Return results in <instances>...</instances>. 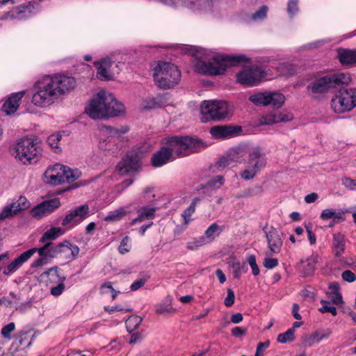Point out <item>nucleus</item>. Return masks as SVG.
Returning a JSON list of instances; mask_svg holds the SVG:
<instances>
[{
  "label": "nucleus",
  "mask_w": 356,
  "mask_h": 356,
  "mask_svg": "<svg viewBox=\"0 0 356 356\" xmlns=\"http://www.w3.org/2000/svg\"><path fill=\"white\" fill-rule=\"evenodd\" d=\"M350 80L351 79L348 74L337 73L316 79L311 83L307 86V88L313 94H323L340 84H348Z\"/></svg>",
  "instance_id": "8"
},
{
  "label": "nucleus",
  "mask_w": 356,
  "mask_h": 356,
  "mask_svg": "<svg viewBox=\"0 0 356 356\" xmlns=\"http://www.w3.org/2000/svg\"><path fill=\"white\" fill-rule=\"evenodd\" d=\"M155 217V209L143 207L138 211V217L134 218L131 225H135L137 222H140L145 220L152 219Z\"/></svg>",
  "instance_id": "33"
},
{
  "label": "nucleus",
  "mask_w": 356,
  "mask_h": 356,
  "mask_svg": "<svg viewBox=\"0 0 356 356\" xmlns=\"http://www.w3.org/2000/svg\"><path fill=\"white\" fill-rule=\"evenodd\" d=\"M348 212H350L348 209H346L345 211L342 212H336L333 209H327L321 212V218L323 220L333 218L344 221L345 218H343V214Z\"/></svg>",
  "instance_id": "35"
},
{
  "label": "nucleus",
  "mask_w": 356,
  "mask_h": 356,
  "mask_svg": "<svg viewBox=\"0 0 356 356\" xmlns=\"http://www.w3.org/2000/svg\"><path fill=\"white\" fill-rule=\"evenodd\" d=\"M18 206H15L11 203L3 207L0 213V220H4L15 216L19 212Z\"/></svg>",
  "instance_id": "43"
},
{
  "label": "nucleus",
  "mask_w": 356,
  "mask_h": 356,
  "mask_svg": "<svg viewBox=\"0 0 356 356\" xmlns=\"http://www.w3.org/2000/svg\"><path fill=\"white\" fill-rule=\"evenodd\" d=\"M65 280V277H59V281L61 282L56 286H54L51 289V293L54 296H60L65 289V284L63 282Z\"/></svg>",
  "instance_id": "55"
},
{
  "label": "nucleus",
  "mask_w": 356,
  "mask_h": 356,
  "mask_svg": "<svg viewBox=\"0 0 356 356\" xmlns=\"http://www.w3.org/2000/svg\"><path fill=\"white\" fill-rule=\"evenodd\" d=\"M346 238L345 236L341 233L333 234L332 250L337 257L342 256L345 251Z\"/></svg>",
  "instance_id": "30"
},
{
  "label": "nucleus",
  "mask_w": 356,
  "mask_h": 356,
  "mask_svg": "<svg viewBox=\"0 0 356 356\" xmlns=\"http://www.w3.org/2000/svg\"><path fill=\"white\" fill-rule=\"evenodd\" d=\"M127 131V129H119L107 127L103 131L106 138L99 142V147L103 149H111L112 145L119 146L124 142V134Z\"/></svg>",
  "instance_id": "13"
},
{
  "label": "nucleus",
  "mask_w": 356,
  "mask_h": 356,
  "mask_svg": "<svg viewBox=\"0 0 356 356\" xmlns=\"http://www.w3.org/2000/svg\"><path fill=\"white\" fill-rule=\"evenodd\" d=\"M268 102L269 105H271L273 108H279L284 104L285 102V97L280 92H270Z\"/></svg>",
  "instance_id": "42"
},
{
  "label": "nucleus",
  "mask_w": 356,
  "mask_h": 356,
  "mask_svg": "<svg viewBox=\"0 0 356 356\" xmlns=\"http://www.w3.org/2000/svg\"><path fill=\"white\" fill-rule=\"evenodd\" d=\"M210 133L215 138L225 139L235 136L236 127L231 126H216L210 129Z\"/></svg>",
  "instance_id": "29"
},
{
  "label": "nucleus",
  "mask_w": 356,
  "mask_h": 356,
  "mask_svg": "<svg viewBox=\"0 0 356 356\" xmlns=\"http://www.w3.org/2000/svg\"><path fill=\"white\" fill-rule=\"evenodd\" d=\"M155 84L162 89H170L178 84L181 72L177 66L168 62L159 61L154 68Z\"/></svg>",
  "instance_id": "4"
},
{
  "label": "nucleus",
  "mask_w": 356,
  "mask_h": 356,
  "mask_svg": "<svg viewBox=\"0 0 356 356\" xmlns=\"http://www.w3.org/2000/svg\"><path fill=\"white\" fill-rule=\"evenodd\" d=\"M331 107L336 113H343L356 107V89L339 90L331 100Z\"/></svg>",
  "instance_id": "9"
},
{
  "label": "nucleus",
  "mask_w": 356,
  "mask_h": 356,
  "mask_svg": "<svg viewBox=\"0 0 356 356\" xmlns=\"http://www.w3.org/2000/svg\"><path fill=\"white\" fill-rule=\"evenodd\" d=\"M140 166V165L136 159L126 156L118 163L115 169L121 175H125L137 171Z\"/></svg>",
  "instance_id": "18"
},
{
  "label": "nucleus",
  "mask_w": 356,
  "mask_h": 356,
  "mask_svg": "<svg viewBox=\"0 0 356 356\" xmlns=\"http://www.w3.org/2000/svg\"><path fill=\"white\" fill-rule=\"evenodd\" d=\"M266 164L265 154L261 148L255 147L248 153V165L261 170Z\"/></svg>",
  "instance_id": "21"
},
{
  "label": "nucleus",
  "mask_w": 356,
  "mask_h": 356,
  "mask_svg": "<svg viewBox=\"0 0 356 356\" xmlns=\"http://www.w3.org/2000/svg\"><path fill=\"white\" fill-rule=\"evenodd\" d=\"M176 309L172 306V298L168 297L165 302L156 305V312L159 314H172L175 313Z\"/></svg>",
  "instance_id": "38"
},
{
  "label": "nucleus",
  "mask_w": 356,
  "mask_h": 356,
  "mask_svg": "<svg viewBox=\"0 0 356 356\" xmlns=\"http://www.w3.org/2000/svg\"><path fill=\"white\" fill-rule=\"evenodd\" d=\"M329 297L332 302L334 305H338L343 302L342 296L339 291L331 292Z\"/></svg>",
  "instance_id": "64"
},
{
  "label": "nucleus",
  "mask_w": 356,
  "mask_h": 356,
  "mask_svg": "<svg viewBox=\"0 0 356 356\" xmlns=\"http://www.w3.org/2000/svg\"><path fill=\"white\" fill-rule=\"evenodd\" d=\"M270 92H257L249 97V100L257 106H268Z\"/></svg>",
  "instance_id": "34"
},
{
  "label": "nucleus",
  "mask_w": 356,
  "mask_h": 356,
  "mask_svg": "<svg viewBox=\"0 0 356 356\" xmlns=\"http://www.w3.org/2000/svg\"><path fill=\"white\" fill-rule=\"evenodd\" d=\"M259 171L258 169L248 165L245 170L240 172V176L242 179L248 181L254 179Z\"/></svg>",
  "instance_id": "46"
},
{
  "label": "nucleus",
  "mask_w": 356,
  "mask_h": 356,
  "mask_svg": "<svg viewBox=\"0 0 356 356\" xmlns=\"http://www.w3.org/2000/svg\"><path fill=\"white\" fill-rule=\"evenodd\" d=\"M202 122L221 121L232 113V107L222 100H204L200 106Z\"/></svg>",
  "instance_id": "6"
},
{
  "label": "nucleus",
  "mask_w": 356,
  "mask_h": 356,
  "mask_svg": "<svg viewBox=\"0 0 356 356\" xmlns=\"http://www.w3.org/2000/svg\"><path fill=\"white\" fill-rule=\"evenodd\" d=\"M47 77L59 97L71 92L76 87V81L72 76L56 74Z\"/></svg>",
  "instance_id": "10"
},
{
  "label": "nucleus",
  "mask_w": 356,
  "mask_h": 356,
  "mask_svg": "<svg viewBox=\"0 0 356 356\" xmlns=\"http://www.w3.org/2000/svg\"><path fill=\"white\" fill-rule=\"evenodd\" d=\"M15 323H10L8 325L3 327L1 331V334L4 339L10 340L11 339L10 334L15 330Z\"/></svg>",
  "instance_id": "50"
},
{
  "label": "nucleus",
  "mask_w": 356,
  "mask_h": 356,
  "mask_svg": "<svg viewBox=\"0 0 356 356\" xmlns=\"http://www.w3.org/2000/svg\"><path fill=\"white\" fill-rule=\"evenodd\" d=\"M307 233L308 240L309 241L310 245H313L316 243V238L314 233L312 232V225L311 223L305 224V225Z\"/></svg>",
  "instance_id": "60"
},
{
  "label": "nucleus",
  "mask_w": 356,
  "mask_h": 356,
  "mask_svg": "<svg viewBox=\"0 0 356 356\" xmlns=\"http://www.w3.org/2000/svg\"><path fill=\"white\" fill-rule=\"evenodd\" d=\"M228 266L229 268L232 269L234 277L236 279H239L241 276L242 273H245L246 271L245 268V263L241 264V263L233 259L228 261Z\"/></svg>",
  "instance_id": "41"
},
{
  "label": "nucleus",
  "mask_w": 356,
  "mask_h": 356,
  "mask_svg": "<svg viewBox=\"0 0 356 356\" xmlns=\"http://www.w3.org/2000/svg\"><path fill=\"white\" fill-rule=\"evenodd\" d=\"M263 265L267 269H273L278 266V260L268 256L264 259Z\"/></svg>",
  "instance_id": "56"
},
{
  "label": "nucleus",
  "mask_w": 356,
  "mask_h": 356,
  "mask_svg": "<svg viewBox=\"0 0 356 356\" xmlns=\"http://www.w3.org/2000/svg\"><path fill=\"white\" fill-rule=\"evenodd\" d=\"M37 5L35 1H29L7 12V15L10 16V19H26L31 15Z\"/></svg>",
  "instance_id": "17"
},
{
  "label": "nucleus",
  "mask_w": 356,
  "mask_h": 356,
  "mask_svg": "<svg viewBox=\"0 0 356 356\" xmlns=\"http://www.w3.org/2000/svg\"><path fill=\"white\" fill-rule=\"evenodd\" d=\"M51 242H47L45 244L40 248H33L31 249H29V250H32L33 255L38 252L40 257L37 259H35L31 264L32 268H38L39 266H43L46 264H47V259L49 257V246L51 245Z\"/></svg>",
  "instance_id": "26"
},
{
  "label": "nucleus",
  "mask_w": 356,
  "mask_h": 356,
  "mask_svg": "<svg viewBox=\"0 0 356 356\" xmlns=\"http://www.w3.org/2000/svg\"><path fill=\"white\" fill-rule=\"evenodd\" d=\"M35 92L32 97V103L40 107L49 106L55 103L59 97L47 76L35 83Z\"/></svg>",
  "instance_id": "7"
},
{
  "label": "nucleus",
  "mask_w": 356,
  "mask_h": 356,
  "mask_svg": "<svg viewBox=\"0 0 356 356\" xmlns=\"http://www.w3.org/2000/svg\"><path fill=\"white\" fill-rule=\"evenodd\" d=\"M321 303L323 307L319 309L321 313H331L333 316H336L337 311L335 307L330 306L329 302L326 300H321Z\"/></svg>",
  "instance_id": "52"
},
{
  "label": "nucleus",
  "mask_w": 356,
  "mask_h": 356,
  "mask_svg": "<svg viewBox=\"0 0 356 356\" xmlns=\"http://www.w3.org/2000/svg\"><path fill=\"white\" fill-rule=\"evenodd\" d=\"M163 145L152 157V164L154 167H161L170 161L175 159V157L172 156L170 150L168 149L165 144Z\"/></svg>",
  "instance_id": "22"
},
{
  "label": "nucleus",
  "mask_w": 356,
  "mask_h": 356,
  "mask_svg": "<svg viewBox=\"0 0 356 356\" xmlns=\"http://www.w3.org/2000/svg\"><path fill=\"white\" fill-rule=\"evenodd\" d=\"M65 165L56 163L49 167L44 173L43 181L47 184L57 186L62 184V175Z\"/></svg>",
  "instance_id": "16"
},
{
  "label": "nucleus",
  "mask_w": 356,
  "mask_h": 356,
  "mask_svg": "<svg viewBox=\"0 0 356 356\" xmlns=\"http://www.w3.org/2000/svg\"><path fill=\"white\" fill-rule=\"evenodd\" d=\"M342 184L349 190H354L356 187V179L348 177L342 178Z\"/></svg>",
  "instance_id": "62"
},
{
  "label": "nucleus",
  "mask_w": 356,
  "mask_h": 356,
  "mask_svg": "<svg viewBox=\"0 0 356 356\" xmlns=\"http://www.w3.org/2000/svg\"><path fill=\"white\" fill-rule=\"evenodd\" d=\"M207 238L204 236H200L198 238H193L191 241L186 243V248L189 250H196L200 247L207 244Z\"/></svg>",
  "instance_id": "45"
},
{
  "label": "nucleus",
  "mask_w": 356,
  "mask_h": 356,
  "mask_svg": "<svg viewBox=\"0 0 356 356\" xmlns=\"http://www.w3.org/2000/svg\"><path fill=\"white\" fill-rule=\"evenodd\" d=\"M90 209L88 204H82L69 211L63 219L61 225L66 229H70L79 225L89 216Z\"/></svg>",
  "instance_id": "11"
},
{
  "label": "nucleus",
  "mask_w": 356,
  "mask_h": 356,
  "mask_svg": "<svg viewBox=\"0 0 356 356\" xmlns=\"http://www.w3.org/2000/svg\"><path fill=\"white\" fill-rule=\"evenodd\" d=\"M61 138L62 135L60 133H56L50 135L47 139V144L55 153L61 152V147L60 146Z\"/></svg>",
  "instance_id": "40"
},
{
  "label": "nucleus",
  "mask_w": 356,
  "mask_h": 356,
  "mask_svg": "<svg viewBox=\"0 0 356 356\" xmlns=\"http://www.w3.org/2000/svg\"><path fill=\"white\" fill-rule=\"evenodd\" d=\"M161 97L160 96H157L154 98L149 99L147 102V104L145 105V107L149 109L152 108H156L161 106Z\"/></svg>",
  "instance_id": "61"
},
{
  "label": "nucleus",
  "mask_w": 356,
  "mask_h": 356,
  "mask_svg": "<svg viewBox=\"0 0 356 356\" xmlns=\"http://www.w3.org/2000/svg\"><path fill=\"white\" fill-rule=\"evenodd\" d=\"M293 119V115L289 112H280L277 113H268L263 116L260 124L263 125H271L279 122H286Z\"/></svg>",
  "instance_id": "19"
},
{
  "label": "nucleus",
  "mask_w": 356,
  "mask_h": 356,
  "mask_svg": "<svg viewBox=\"0 0 356 356\" xmlns=\"http://www.w3.org/2000/svg\"><path fill=\"white\" fill-rule=\"evenodd\" d=\"M210 4L209 0H169V4L175 8L185 7L192 10H203V5Z\"/></svg>",
  "instance_id": "25"
},
{
  "label": "nucleus",
  "mask_w": 356,
  "mask_h": 356,
  "mask_svg": "<svg viewBox=\"0 0 356 356\" xmlns=\"http://www.w3.org/2000/svg\"><path fill=\"white\" fill-rule=\"evenodd\" d=\"M316 343H318V341H317L315 333L305 336L302 340V344L305 347H310Z\"/></svg>",
  "instance_id": "59"
},
{
  "label": "nucleus",
  "mask_w": 356,
  "mask_h": 356,
  "mask_svg": "<svg viewBox=\"0 0 356 356\" xmlns=\"http://www.w3.org/2000/svg\"><path fill=\"white\" fill-rule=\"evenodd\" d=\"M66 244H67V252H68L69 251H70V257H69V258H70L71 259H74L79 254V248L76 245H73V244H71L70 242L68 241H66Z\"/></svg>",
  "instance_id": "57"
},
{
  "label": "nucleus",
  "mask_w": 356,
  "mask_h": 356,
  "mask_svg": "<svg viewBox=\"0 0 356 356\" xmlns=\"http://www.w3.org/2000/svg\"><path fill=\"white\" fill-rule=\"evenodd\" d=\"M95 65L97 69V77L100 80L108 81L112 79V73L110 71L111 61L108 58L102 59L95 62Z\"/></svg>",
  "instance_id": "28"
},
{
  "label": "nucleus",
  "mask_w": 356,
  "mask_h": 356,
  "mask_svg": "<svg viewBox=\"0 0 356 356\" xmlns=\"http://www.w3.org/2000/svg\"><path fill=\"white\" fill-rule=\"evenodd\" d=\"M65 233V230L61 227H51L47 230L42 236L40 239V243L50 242L56 239L58 236L63 235Z\"/></svg>",
  "instance_id": "31"
},
{
  "label": "nucleus",
  "mask_w": 356,
  "mask_h": 356,
  "mask_svg": "<svg viewBox=\"0 0 356 356\" xmlns=\"http://www.w3.org/2000/svg\"><path fill=\"white\" fill-rule=\"evenodd\" d=\"M264 70L259 67L254 66L243 69L237 74V81L243 85L252 86L261 82L265 77Z\"/></svg>",
  "instance_id": "12"
},
{
  "label": "nucleus",
  "mask_w": 356,
  "mask_h": 356,
  "mask_svg": "<svg viewBox=\"0 0 356 356\" xmlns=\"http://www.w3.org/2000/svg\"><path fill=\"white\" fill-rule=\"evenodd\" d=\"M125 111L124 106L113 94L100 90L88 102L86 113L92 119H106L118 116Z\"/></svg>",
  "instance_id": "2"
},
{
  "label": "nucleus",
  "mask_w": 356,
  "mask_h": 356,
  "mask_svg": "<svg viewBox=\"0 0 356 356\" xmlns=\"http://www.w3.org/2000/svg\"><path fill=\"white\" fill-rule=\"evenodd\" d=\"M302 268L304 269V275L308 276L313 273L315 268L314 261L309 259L306 261L302 263Z\"/></svg>",
  "instance_id": "49"
},
{
  "label": "nucleus",
  "mask_w": 356,
  "mask_h": 356,
  "mask_svg": "<svg viewBox=\"0 0 356 356\" xmlns=\"http://www.w3.org/2000/svg\"><path fill=\"white\" fill-rule=\"evenodd\" d=\"M202 54L195 65V70L207 75L222 74L228 67L237 65L246 60L244 56H227L204 49Z\"/></svg>",
  "instance_id": "1"
},
{
  "label": "nucleus",
  "mask_w": 356,
  "mask_h": 356,
  "mask_svg": "<svg viewBox=\"0 0 356 356\" xmlns=\"http://www.w3.org/2000/svg\"><path fill=\"white\" fill-rule=\"evenodd\" d=\"M165 140L166 142L163 140L162 143L166 145L175 159L188 156L203 146L202 140L189 136H174Z\"/></svg>",
  "instance_id": "5"
},
{
  "label": "nucleus",
  "mask_w": 356,
  "mask_h": 356,
  "mask_svg": "<svg viewBox=\"0 0 356 356\" xmlns=\"http://www.w3.org/2000/svg\"><path fill=\"white\" fill-rule=\"evenodd\" d=\"M24 95L25 90L13 93L3 104L2 106L3 112L6 115L14 113L17 110Z\"/></svg>",
  "instance_id": "20"
},
{
  "label": "nucleus",
  "mask_w": 356,
  "mask_h": 356,
  "mask_svg": "<svg viewBox=\"0 0 356 356\" xmlns=\"http://www.w3.org/2000/svg\"><path fill=\"white\" fill-rule=\"evenodd\" d=\"M130 238L129 236H125L122 241H121V243L118 248V250L120 254H124L128 252H129L131 248V243H130Z\"/></svg>",
  "instance_id": "51"
},
{
  "label": "nucleus",
  "mask_w": 356,
  "mask_h": 356,
  "mask_svg": "<svg viewBox=\"0 0 356 356\" xmlns=\"http://www.w3.org/2000/svg\"><path fill=\"white\" fill-rule=\"evenodd\" d=\"M60 206L59 198H54L45 200L36 205L31 210L32 217L40 219L47 216L57 209Z\"/></svg>",
  "instance_id": "14"
},
{
  "label": "nucleus",
  "mask_w": 356,
  "mask_h": 356,
  "mask_svg": "<svg viewBox=\"0 0 356 356\" xmlns=\"http://www.w3.org/2000/svg\"><path fill=\"white\" fill-rule=\"evenodd\" d=\"M222 232V229L216 223L211 224L204 233V238H207V243H211Z\"/></svg>",
  "instance_id": "39"
},
{
  "label": "nucleus",
  "mask_w": 356,
  "mask_h": 356,
  "mask_svg": "<svg viewBox=\"0 0 356 356\" xmlns=\"http://www.w3.org/2000/svg\"><path fill=\"white\" fill-rule=\"evenodd\" d=\"M338 53L339 61L342 64L356 63V50L340 49Z\"/></svg>",
  "instance_id": "32"
},
{
  "label": "nucleus",
  "mask_w": 356,
  "mask_h": 356,
  "mask_svg": "<svg viewBox=\"0 0 356 356\" xmlns=\"http://www.w3.org/2000/svg\"><path fill=\"white\" fill-rule=\"evenodd\" d=\"M298 0H289L287 11L291 17H293L298 12Z\"/></svg>",
  "instance_id": "53"
},
{
  "label": "nucleus",
  "mask_w": 356,
  "mask_h": 356,
  "mask_svg": "<svg viewBox=\"0 0 356 356\" xmlns=\"http://www.w3.org/2000/svg\"><path fill=\"white\" fill-rule=\"evenodd\" d=\"M268 7L266 6H263L259 8V10L252 15V19L255 21L263 19L266 17Z\"/></svg>",
  "instance_id": "54"
},
{
  "label": "nucleus",
  "mask_w": 356,
  "mask_h": 356,
  "mask_svg": "<svg viewBox=\"0 0 356 356\" xmlns=\"http://www.w3.org/2000/svg\"><path fill=\"white\" fill-rule=\"evenodd\" d=\"M13 203L15 206H18L19 212L26 209L29 206V203L25 197H20L17 201Z\"/></svg>",
  "instance_id": "63"
},
{
  "label": "nucleus",
  "mask_w": 356,
  "mask_h": 356,
  "mask_svg": "<svg viewBox=\"0 0 356 356\" xmlns=\"http://www.w3.org/2000/svg\"><path fill=\"white\" fill-rule=\"evenodd\" d=\"M265 233L268 248V251L266 252V254L271 256L280 253L283 244L280 232L274 227H270L266 229Z\"/></svg>",
  "instance_id": "15"
},
{
  "label": "nucleus",
  "mask_w": 356,
  "mask_h": 356,
  "mask_svg": "<svg viewBox=\"0 0 356 356\" xmlns=\"http://www.w3.org/2000/svg\"><path fill=\"white\" fill-rule=\"evenodd\" d=\"M142 318L138 316H131L126 321V327L129 332L136 330L142 323Z\"/></svg>",
  "instance_id": "44"
},
{
  "label": "nucleus",
  "mask_w": 356,
  "mask_h": 356,
  "mask_svg": "<svg viewBox=\"0 0 356 356\" xmlns=\"http://www.w3.org/2000/svg\"><path fill=\"white\" fill-rule=\"evenodd\" d=\"M295 339L294 329L289 328L286 332L277 336V341L282 343L293 341Z\"/></svg>",
  "instance_id": "47"
},
{
  "label": "nucleus",
  "mask_w": 356,
  "mask_h": 356,
  "mask_svg": "<svg viewBox=\"0 0 356 356\" xmlns=\"http://www.w3.org/2000/svg\"><path fill=\"white\" fill-rule=\"evenodd\" d=\"M40 140L36 137H25L11 147L15 158L24 165L36 163L42 156Z\"/></svg>",
  "instance_id": "3"
},
{
  "label": "nucleus",
  "mask_w": 356,
  "mask_h": 356,
  "mask_svg": "<svg viewBox=\"0 0 356 356\" xmlns=\"http://www.w3.org/2000/svg\"><path fill=\"white\" fill-rule=\"evenodd\" d=\"M129 213L127 207H120L114 211H110L104 218V220L107 222H116L121 220Z\"/></svg>",
  "instance_id": "37"
},
{
  "label": "nucleus",
  "mask_w": 356,
  "mask_h": 356,
  "mask_svg": "<svg viewBox=\"0 0 356 356\" xmlns=\"http://www.w3.org/2000/svg\"><path fill=\"white\" fill-rule=\"evenodd\" d=\"M67 244H66V241H64L63 243H58V245L54 246V247H50L49 246V250H50V252H49V257H56L58 254H60V253H67Z\"/></svg>",
  "instance_id": "48"
},
{
  "label": "nucleus",
  "mask_w": 356,
  "mask_h": 356,
  "mask_svg": "<svg viewBox=\"0 0 356 356\" xmlns=\"http://www.w3.org/2000/svg\"><path fill=\"white\" fill-rule=\"evenodd\" d=\"M247 152L244 147H238L231 149L227 157L220 159L218 164L220 167H225L230 164L231 161L239 162L246 155Z\"/></svg>",
  "instance_id": "24"
},
{
  "label": "nucleus",
  "mask_w": 356,
  "mask_h": 356,
  "mask_svg": "<svg viewBox=\"0 0 356 356\" xmlns=\"http://www.w3.org/2000/svg\"><path fill=\"white\" fill-rule=\"evenodd\" d=\"M33 335H31L29 332H20L18 335L17 341H15L10 349L14 352L18 350L25 351L32 343Z\"/></svg>",
  "instance_id": "27"
},
{
  "label": "nucleus",
  "mask_w": 356,
  "mask_h": 356,
  "mask_svg": "<svg viewBox=\"0 0 356 356\" xmlns=\"http://www.w3.org/2000/svg\"><path fill=\"white\" fill-rule=\"evenodd\" d=\"M63 174L62 175V184L63 183H71L78 179L81 173L78 170H72L67 166L65 165V169L63 170Z\"/></svg>",
  "instance_id": "36"
},
{
  "label": "nucleus",
  "mask_w": 356,
  "mask_h": 356,
  "mask_svg": "<svg viewBox=\"0 0 356 356\" xmlns=\"http://www.w3.org/2000/svg\"><path fill=\"white\" fill-rule=\"evenodd\" d=\"M33 252L32 250H27L22 253L4 268L3 274L10 275L14 273L33 256Z\"/></svg>",
  "instance_id": "23"
},
{
  "label": "nucleus",
  "mask_w": 356,
  "mask_h": 356,
  "mask_svg": "<svg viewBox=\"0 0 356 356\" xmlns=\"http://www.w3.org/2000/svg\"><path fill=\"white\" fill-rule=\"evenodd\" d=\"M248 262L252 268V274L254 276L258 275L259 274L260 271H259V268L257 264L255 256L253 254L249 256L248 258Z\"/></svg>",
  "instance_id": "58"
}]
</instances>
